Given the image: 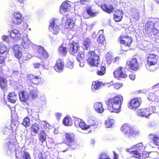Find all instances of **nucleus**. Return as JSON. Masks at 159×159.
Listing matches in <instances>:
<instances>
[{"mask_svg":"<svg viewBox=\"0 0 159 159\" xmlns=\"http://www.w3.org/2000/svg\"><path fill=\"white\" fill-rule=\"evenodd\" d=\"M90 2V0H80V2L82 5H87Z\"/></svg>","mask_w":159,"mask_h":159,"instance_id":"50","label":"nucleus"},{"mask_svg":"<svg viewBox=\"0 0 159 159\" xmlns=\"http://www.w3.org/2000/svg\"><path fill=\"white\" fill-rule=\"evenodd\" d=\"M20 33L16 29H14L11 30L10 32V36L12 38H15L16 37V35L18 34H19Z\"/></svg>","mask_w":159,"mask_h":159,"instance_id":"44","label":"nucleus"},{"mask_svg":"<svg viewBox=\"0 0 159 159\" xmlns=\"http://www.w3.org/2000/svg\"><path fill=\"white\" fill-rule=\"evenodd\" d=\"M60 21L57 19H52L49 26V31L54 34H57L60 30Z\"/></svg>","mask_w":159,"mask_h":159,"instance_id":"7","label":"nucleus"},{"mask_svg":"<svg viewBox=\"0 0 159 159\" xmlns=\"http://www.w3.org/2000/svg\"><path fill=\"white\" fill-rule=\"evenodd\" d=\"M19 96L21 101L25 102L29 99V94L28 92L24 90H22L19 92Z\"/></svg>","mask_w":159,"mask_h":159,"instance_id":"23","label":"nucleus"},{"mask_svg":"<svg viewBox=\"0 0 159 159\" xmlns=\"http://www.w3.org/2000/svg\"><path fill=\"white\" fill-rule=\"evenodd\" d=\"M152 140L156 145L159 146V135H154Z\"/></svg>","mask_w":159,"mask_h":159,"instance_id":"45","label":"nucleus"},{"mask_svg":"<svg viewBox=\"0 0 159 159\" xmlns=\"http://www.w3.org/2000/svg\"><path fill=\"white\" fill-rule=\"evenodd\" d=\"M153 112L151 108H142L137 111V114L139 116L147 118Z\"/></svg>","mask_w":159,"mask_h":159,"instance_id":"14","label":"nucleus"},{"mask_svg":"<svg viewBox=\"0 0 159 159\" xmlns=\"http://www.w3.org/2000/svg\"><path fill=\"white\" fill-rule=\"evenodd\" d=\"M48 156V153L42 151L39 153L38 155V158L39 159H47Z\"/></svg>","mask_w":159,"mask_h":159,"instance_id":"39","label":"nucleus"},{"mask_svg":"<svg viewBox=\"0 0 159 159\" xmlns=\"http://www.w3.org/2000/svg\"><path fill=\"white\" fill-rule=\"evenodd\" d=\"M62 20L66 21L64 26V29L71 30L75 28V22L72 18H70L67 15L64 16Z\"/></svg>","mask_w":159,"mask_h":159,"instance_id":"9","label":"nucleus"},{"mask_svg":"<svg viewBox=\"0 0 159 159\" xmlns=\"http://www.w3.org/2000/svg\"><path fill=\"white\" fill-rule=\"evenodd\" d=\"M149 153L146 151H143L142 153V155L141 156L142 159H144L149 157Z\"/></svg>","mask_w":159,"mask_h":159,"instance_id":"49","label":"nucleus"},{"mask_svg":"<svg viewBox=\"0 0 159 159\" xmlns=\"http://www.w3.org/2000/svg\"><path fill=\"white\" fill-rule=\"evenodd\" d=\"M80 48L79 44L78 43L72 41L67 45V48L70 54L75 55L78 51Z\"/></svg>","mask_w":159,"mask_h":159,"instance_id":"10","label":"nucleus"},{"mask_svg":"<svg viewBox=\"0 0 159 159\" xmlns=\"http://www.w3.org/2000/svg\"><path fill=\"white\" fill-rule=\"evenodd\" d=\"M154 23L153 34L155 35L159 33V21L156 22L154 21Z\"/></svg>","mask_w":159,"mask_h":159,"instance_id":"36","label":"nucleus"},{"mask_svg":"<svg viewBox=\"0 0 159 159\" xmlns=\"http://www.w3.org/2000/svg\"><path fill=\"white\" fill-rule=\"evenodd\" d=\"M94 108L96 111L99 113H102L104 111L101 102H97L94 104Z\"/></svg>","mask_w":159,"mask_h":159,"instance_id":"28","label":"nucleus"},{"mask_svg":"<svg viewBox=\"0 0 159 159\" xmlns=\"http://www.w3.org/2000/svg\"><path fill=\"white\" fill-rule=\"evenodd\" d=\"M99 159H111L107 156L104 153L100 155V157Z\"/></svg>","mask_w":159,"mask_h":159,"instance_id":"54","label":"nucleus"},{"mask_svg":"<svg viewBox=\"0 0 159 159\" xmlns=\"http://www.w3.org/2000/svg\"><path fill=\"white\" fill-rule=\"evenodd\" d=\"M104 86V84L98 81H95L92 82L91 88L93 91H94L99 89L102 86Z\"/></svg>","mask_w":159,"mask_h":159,"instance_id":"27","label":"nucleus"},{"mask_svg":"<svg viewBox=\"0 0 159 159\" xmlns=\"http://www.w3.org/2000/svg\"><path fill=\"white\" fill-rule=\"evenodd\" d=\"M14 56L18 59H20L22 56L21 48L18 45H15L13 48Z\"/></svg>","mask_w":159,"mask_h":159,"instance_id":"19","label":"nucleus"},{"mask_svg":"<svg viewBox=\"0 0 159 159\" xmlns=\"http://www.w3.org/2000/svg\"><path fill=\"white\" fill-rule=\"evenodd\" d=\"M131 31L128 28L125 29L118 38V40L120 41V43L128 48L131 47L133 42L132 38L129 35Z\"/></svg>","mask_w":159,"mask_h":159,"instance_id":"3","label":"nucleus"},{"mask_svg":"<svg viewBox=\"0 0 159 159\" xmlns=\"http://www.w3.org/2000/svg\"><path fill=\"white\" fill-rule=\"evenodd\" d=\"M27 82L29 86L33 85H39L42 84L43 79L39 75H34L33 74H28L26 76Z\"/></svg>","mask_w":159,"mask_h":159,"instance_id":"4","label":"nucleus"},{"mask_svg":"<svg viewBox=\"0 0 159 159\" xmlns=\"http://www.w3.org/2000/svg\"><path fill=\"white\" fill-rule=\"evenodd\" d=\"M12 16L11 22L13 24L19 25L21 24L22 20V16L20 13L14 12L13 13Z\"/></svg>","mask_w":159,"mask_h":159,"instance_id":"12","label":"nucleus"},{"mask_svg":"<svg viewBox=\"0 0 159 159\" xmlns=\"http://www.w3.org/2000/svg\"><path fill=\"white\" fill-rule=\"evenodd\" d=\"M85 11L90 17H94L97 16L100 13L98 7H95L93 9L91 6H89L86 7Z\"/></svg>","mask_w":159,"mask_h":159,"instance_id":"13","label":"nucleus"},{"mask_svg":"<svg viewBox=\"0 0 159 159\" xmlns=\"http://www.w3.org/2000/svg\"><path fill=\"white\" fill-rule=\"evenodd\" d=\"M23 159H30L29 154L27 152H25L23 156Z\"/></svg>","mask_w":159,"mask_h":159,"instance_id":"52","label":"nucleus"},{"mask_svg":"<svg viewBox=\"0 0 159 159\" xmlns=\"http://www.w3.org/2000/svg\"><path fill=\"white\" fill-rule=\"evenodd\" d=\"M37 54L40 58L46 59L48 57L49 55L48 53L41 46L37 48Z\"/></svg>","mask_w":159,"mask_h":159,"instance_id":"18","label":"nucleus"},{"mask_svg":"<svg viewBox=\"0 0 159 159\" xmlns=\"http://www.w3.org/2000/svg\"><path fill=\"white\" fill-rule=\"evenodd\" d=\"M12 73L14 75H17L19 74L20 72L19 70H13Z\"/></svg>","mask_w":159,"mask_h":159,"instance_id":"61","label":"nucleus"},{"mask_svg":"<svg viewBox=\"0 0 159 159\" xmlns=\"http://www.w3.org/2000/svg\"><path fill=\"white\" fill-rule=\"evenodd\" d=\"M123 100V97L119 95L108 99L106 102V104L110 112L117 113L121 111Z\"/></svg>","mask_w":159,"mask_h":159,"instance_id":"1","label":"nucleus"},{"mask_svg":"<svg viewBox=\"0 0 159 159\" xmlns=\"http://www.w3.org/2000/svg\"><path fill=\"white\" fill-rule=\"evenodd\" d=\"M97 41L99 45H104L106 41L105 36H104L103 32L100 34V32L98 33V36L97 38Z\"/></svg>","mask_w":159,"mask_h":159,"instance_id":"29","label":"nucleus"},{"mask_svg":"<svg viewBox=\"0 0 159 159\" xmlns=\"http://www.w3.org/2000/svg\"><path fill=\"white\" fill-rule=\"evenodd\" d=\"M70 5L69 3V2L66 1L61 4L60 7V12L62 13L68 11V9L70 7Z\"/></svg>","mask_w":159,"mask_h":159,"instance_id":"26","label":"nucleus"},{"mask_svg":"<svg viewBox=\"0 0 159 159\" xmlns=\"http://www.w3.org/2000/svg\"><path fill=\"white\" fill-rule=\"evenodd\" d=\"M7 50V48L5 45L0 43V54L4 53Z\"/></svg>","mask_w":159,"mask_h":159,"instance_id":"46","label":"nucleus"},{"mask_svg":"<svg viewBox=\"0 0 159 159\" xmlns=\"http://www.w3.org/2000/svg\"><path fill=\"white\" fill-rule=\"evenodd\" d=\"M39 130V125L36 123L32 124L30 127V135L32 136H35L38 134Z\"/></svg>","mask_w":159,"mask_h":159,"instance_id":"22","label":"nucleus"},{"mask_svg":"<svg viewBox=\"0 0 159 159\" xmlns=\"http://www.w3.org/2000/svg\"><path fill=\"white\" fill-rule=\"evenodd\" d=\"M34 68L35 69H39L41 66V64L40 63H35L33 64Z\"/></svg>","mask_w":159,"mask_h":159,"instance_id":"55","label":"nucleus"},{"mask_svg":"<svg viewBox=\"0 0 159 159\" xmlns=\"http://www.w3.org/2000/svg\"><path fill=\"white\" fill-rule=\"evenodd\" d=\"M56 116L57 119L58 120H59L61 116V114L60 113H56Z\"/></svg>","mask_w":159,"mask_h":159,"instance_id":"63","label":"nucleus"},{"mask_svg":"<svg viewBox=\"0 0 159 159\" xmlns=\"http://www.w3.org/2000/svg\"><path fill=\"white\" fill-rule=\"evenodd\" d=\"M30 43L29 40H27L26 41L23 40L21 43V44L22 47L25 49H27L30 47Z\"/></svg>","mask_w":159,"mask_h":159,"instance_id":"42","label":"nucleus"},{"mask_svg":"<svg viewBox=\"0 0 159 159\" xmlns=\"http://www.w3.org/2000/svg\"><path fill=\"white\" fill-rule=\"evenodd\" d=\"M9 129L7 127L3 128L2 130V131L4 134H6L8 133Z\"/></svg>","mask_w":159,"mask_h":159,"instance_id":"58","label":"nucleus"},{"mask_svg":"<svg viewBox=\"0 0 159 159\" xmlns=\"http://www.w3.org/2000/svg\"><path fill=\"white\" fill-rule=\"evenodd\" d=\"M47 134L43 130H41L39 134V141L41 143H43L46 140Z\"/></svg>","mask_w":159,"mask_h":159,"instance_id":"32","label":"nucleus"},{"mask_svg":"<svg viewBox=\"0 0 159 159\" xmlns=\"http://www.w3.org/2000/svg\"><path fill=\"white\" fill-rule=\"evenodd\" d=\"M158 56L157 55L150 53L147 58V62L149 66H154L157 64Z\"/></svg>","mask_w":159,"mask_h":159,"instance_id":"15","label":"nucleus"},{"mask_svg":"<svg viewBox=\"0 0 159 159\" xmlns=\"http://www.w3.org/2000/svg\"><path fill=\"white\" fill-rule=\"evenodd\" d=\"M7 80L4 78L0 77V87L3 90L6 89L7 87Z\"/></svg>","mask_w":159,"mask_h":159,"instance_id":"31","label":"nucleus"},{"mask_svg":"<svg viewBox=\"0 0 159 159\" xmlns=\"http://www.w3.org/2000/svg\"><path fill=\"white\" fill-rule=\"evenodd\" d=\"M87 57V62L89 64L92 66H98L99 64V56L94 51L89 52Z\"/></svg>","mask_w":159,"mask_h":159,"instance_id":"6","label":"nucleus"},{"mask_svg":"<svg viewBox=\"0 0 159 159\" xmlns=\"http://www.w3.org/2000/svg\"><path fill=\"white\" fill-rule=\"evenodd\" d=\"M63 62L62 60L58 59L56 61V63L54 66V69L57 72L61 71L64 67Z\"/></svg>","mask_w":159,"mask_h":159,"instance_id":"25","label":"nucleus"},{"mask_svg":"<svg viewBox=\"0 0 159 159\" xmlns=\"http://www.w3.org/2000/svg\"><path fill=\"white\" fill-rule=\"evenodd\" d=\"M133 18L135 20H138L139 18V14L137 13L134 14L133 16Z\"/></svg>","mask_w":159,"mask_h":159,"instance_id":"56","label":"nucleus"},{"mask_svg":"<svg viewBox=\"0 0 159 159\" xmlns=\"http://www.w3.org/2000/svg\"><path fill=\"white\" fill-rule=\"evenodd\" d=\"M135 147L138 149L140 150L141 148H143V145L142 143H139L136 144Z\"/></svg>","mask_w":159,"mask_h":159,"instance_id":"57","label":"nucleus"},{"mask_svg":"<svg viewBox=\"0 0 159 159\" xmlns=\"http://www.w3.org/2000/svg\"><path fill=\"white\" fill-rule=\"evenodd\" d=\"M113 124V120L112 119H108L105 121V123L106 126L108 128L111 127Z\"/></svg>","mask_w":159,"mask_h":159,"instance_id":"47","label":"nucleus"},{"mask_svg":"<svg viewBox=\"0 0 159 159\" xmlns=\"http://www.w3.org/2000/svg\"><path fill=\"white\" fill-rule=\"evenodd\" d=\"M30 122V118L28 117H26L24 119L22 124L25 127H27L29 126Z\"/></svg>","mask_w":159,"mask_h":159,"instance_id":"43","label":"nucleus"},{"mask_svg":"<svg viewBox=\"0 0 159 159\" xmlns=\"http://www.w3.org/2000/svg\"><path fill=\"white\" fill-rule=\"evenodd\" d=\"M131 152L133 155L132 156V157L137 158L138 159H141V154L139 152L138 150H136L133 151Z\"/></svg>","mask_w":159,"mask_h":159,"instance_id":"38","label":"nucleus"},{"mask_svg":"<svg viewBox=\"0 0 159 159\" xmlns=\"http://www.w3.org/2000/svg\"><path fill=\"white\" fill-rule=\"evenodd\" d=\"M8 98L9 102L15 103L17 99V96L14 92L10 93L8 95Z\"/></svg>","mask_w":159,"mask_h":159,"instance_id":"30","label":"nucleus"},{"mask_svg":"<svg viewBox=\"0 0 159 159\" xmlns=\"http://www.w3.org/2000/svg\"><path fill=\"white\" fill-rule=\"evenodd\" d=\"M91 41L90 39L88 38H86L84 42V45L85 47V49L87 50L88 48L90 46Z\"/></svg>","mask_w":159,"mask_h":159,"instance_id":"40","label":"nucleus"},{"mask_svg":"<svg viewBox=\"0 0 159 159\" xmlns=\"http://www.w3.org/2000/svg\"><path fill=\"white\" fill-rule=\"evenodd\" d=\"M39 94V91L36 89L34 90H31L30 92L29 95L30 96L32 99H34L38 97Z\"/></svg>","mask_w":159,"mask_h":159,"instance_id":"37","label":"nucleus"},{"mask_svg":"<svg viewBox=\"0 0 159 159\" xmlns=\"http://www.w3.org/2000/svg\"><path fill=\"white\" fill-rule=\"evenodd\" d=\"M67 47L64 46L63 44H62L59 47L58 52L61 55L66 56L67 52Z\"/></svg>","mask_w":159,"mask_h":159,"instance_id":"34","label":"nucleus"},{"mask_svg":"<svg viewBox=\"0 0 159 159\" xmlns=\"http://www.w3.org/2000/svg\"><path fill=\"white\" fill-rule=\"evenodd\" d=\"M75 124L76 126L79 125L82 129L87 130L89 129V127L86 125L83 120L80 119H76L75 121Z\"/></svg>","mask_w":159,"mask_h":159,"instance_id":"24","label":"nucleus"},{"mask_svg":"<svg viewBox=\"0 0 159 159\" xmlns=\"http://www.w3.org/2000/svg\"><path fill=\"white\" fill-rule=\"evenodd\" d=\"M5 58L3 56H0V64L4 63Z\"/></svg>","mask_w":159,"mask_h":159,"instance_id":"60","label":"nucleus"},{"mask_svg":"<svg viewBox=\"0 0 159 159\" xmlns=\"http://www.w3.org/2000/svg\"><path fill=\"white\" fill-rule=\"evenodd\" d=\"M122 85L121 83H116L113 84V86L116 89H118L122 86Z\"/></svg>","mask_w":159,"mask_h":159,"instance_id":"51","label":"nucleus"},{"mask_svg":"<svg viewBox=\"0 0 159 159\" xmlns=\"http://www.w3.org/2000/svg\"><path fill=\"white\" fill-rule=\"evenodd\" d=\"M121 130L126 134V136L129 138L134 137L139 135V130L134 131L132 129L130 126L127 124H123L121 128Z\"/></svg>","mask_w":159,"mask_h":159,"instance_id":"5","label":"nucleus"},{"mask_svg":"<svg viewBox=\"0 0 159 159\" xmlns=\"http://www.w3.org/2000/svg\"><path fill=\"white\" fill-rule=\"evenodd\" d=\"M154 96L153 95V94L152 93H150L149 94V96L148 97V99L149 100H152L153 98H154Z\"/></svg>","mask_w":159,"mask_h":159,"instance_id":"59","label":"nucleus"},{"mask_svg":"<svg viewBox=\"0 0 159 159\" xmlns=\"http://www.w3.org/2000/svg\"><path fill=\"white\" fill-rule=\"evenodd\" d=\"M154 101L157 106L159 105V97L156 98L154 100Z\"/></svg>","mask_w":159,"mask_h":159,"instance_id":"62","label":"nucleus"},{"mask_svg":"<svg viewBox=\"0 0 159 159\" xmlns=\"http://www.w3.org/2000/svg\"><path fill=\"white\" fill-rule=\"evenodd\" d=\"M113 59V56L109 53H107L106 56V60L108 64H110Z\"/></svg>","mask_w":159,"mask_h":159,"instance_id":"41","label":"nucleus"},{"mask_svg":"<svg viewBox=\"0 0 159 159\" xmlns=\"http://www.w3.org/2000/svg\"><path fill=\"white\" fill-rule=\"evenodd\" d=\"M65 138L66 139L65 144L63 146V148H64L66 146L68 147L66 148L61 151L62 152H65L69 149H74V147L76 144V139L75 134L73 133L68 132L65 134Z\"/></svg>","mask_w":159,"mask_h":159,"instance_id":"2","label":"nucleus"},{"mask_svg":"<svg viewBox=\"0 0 159 159\" xmlns=\"http://www.w3.org/2000/svg\"><path fill=\"white\" fill-rule=\"evenodd\" d=\"M129 68L131 70L136 71L138 69L139 64L137 59L134 58L132 59L128 64Z\"/></svg>","mask_w":159,"mask_h":159,"instance_id":"20","label":"nucleus"},{"mask_svg":"<svg viewBox=\"0 0 159 159\" xmlns=\"http://www.w3.org/2000/svg\"><path fill=\"white\" fill-rule=\"evenodd\" d=\"M106 68L105 65H102L100 67V68L97 71V74L99 76H102L106 73Z\"/></svg>","mask_w":159,"mask_h":159,"instance_id":"33","label":"nucleus"},{"mask_svg":"<svg viewBox=\"0 0 159 159\" xmlns=\"http://www.w3.org/2000/svg\"><path fill=\"white\" fill-rule=\"evenodd\" d=\"M88 122L89 125H88V126L89 127V129L90 127L94 126L96 125L95 120L91 118L89 119Z\"/></svg>","mask_w":159,"mask_h":159,"instance_id":"48","label":"nucleus"},{"mask_svg":"<svg viewBox=\"0 0 159 159\" xmlns=\"http://www.w3.org/2000/svg\"><path fill=\"white\" fill-rule=\"evenodd\" d=\"M141 104L140 101L137 98L132 99L128 103L129 107L132 110H135L139 107Z\"/></svg>","mask_w":159,"mask_h":159,"instance_id":"17","label":"nucleus"},{"mask_svg":"<svg viewBox=\"0 0 159 159\" xmlns=\"http://www.w3.org/2000/svg\"><path fill=\"white\" fill-rule=\"evenodd\" d=\"M154 23V19L148 21L146 23L143 32L144 35L150 34L151 33L153 34Z\"/></svg>","mask_w":159,"mask_h":159,"instance_id":"11","label":"nucleus"},{"mask_svg":"<svg viewBox=\"0 0 159 159\" xmlns=\"http://www.w3.org/2000/svg\"><path fill=\"white\" fill-rule=\"evenodd\" d=\"M125 69V67H124L119 66L117 68L113 71L114 77L118 79L126 78L128 75Z\"/></svg>","mask_w":159,"mask_h":159,"instance_id":"8","label":"nucleus"},{"mask_svg":"<svg viewBox=\"0 0 159 159\" xmlns=\"http://www.w3.org/2000/svg\"><path fill=\"white\" fill-rule=\"evenodd\" d=\"M123 11L120 9L115 11L113 15L114 20L116 22L121 21L123 17Z\"/></svg>","mask_w":159,"mask_h":159,"instance_id":"21","label":"nucleus"},{"mask_svg":"<svg viewBox=\"0 0 159 159\" xmlns=\"http://www.w3.org/2000/svg\"><path fill=\"white\" fill-rule=\"evenodd\" d=\"M63 124L67 126H71L72 125V121L70 117H65L62 121Z\"/></svg>","mask_w":159,"mask_h":159,"instance_id":"35","label":"nucleus"},{"mask_svg":"<svg viewBox=\"0 0 159 159\" xmlns=\"http://www.w3.org/2000/svg\"><path fill=\"white\" fill-rule=\"evenodd\" d=\"M129 79L132 80H134L135 78V75L134 74H130L129 75Z\"/></svg>","mask_w":159,"mask_h":159,"instance_id":"64","label":"nucleus"},{"mask_svg":"<svg viewBox=\"0 0 159 159\" xmlns=\"http://www.w3.org/2000/svg\"><path fill=\"white\" fill-rule=\"evenodd\" d=\"M67 67L70 69H72L73 67L74 63L70 61H68L66 64Z\"/></svg>","mask_w":159,"mask_h":159,"instance_id":"53","label":"nucleus"},{"mask_svg":"<svg viewBox=\"0 0 159 159\" xmlns=\"http://www.w3.org/2000/svg\"><path fill=\"white\" fill-rule=\"evenodd\" d=\"M100 7L104 11L109 14L113 12L114 9L113 5L109 2L102 3Z\"/></svg>","mask_w":159,"mask_h":159,"instance_id":"16","label":"nucleus"}]
</instances>
